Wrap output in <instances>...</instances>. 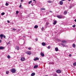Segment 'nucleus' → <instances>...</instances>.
<instances>
[{
  "mask_svg": "<svg viewBox=\"0 0 76 76\" xmlns=\"http://www.w3.org/2000/svg\"><path fill=\"white\" fill-rule=\"evenodd\" d=\"M16 71V70H15V68H12L11 70V71L12 73H15Z\"/></svg>",
  "mask_w": 76,
  "mask_h": 76,
  "instance_id": "nucleus-1",
  "label": "nucleus"
},
{
  "mask_svg": "<svg viewBox=\"0 0 76 76\" xmlns=\"http://www.w3.org/2000/svg\"><path fill=\"white\" fill-rule=\"evenodd\" d=\"M0 37L1 39H3V37H4V38H6V36L4 35H3V34H1L0 35Z\"/></svg>",
  "mask_w": 76,
  "mask_h": 76,
  "instance_id": "nucleus-2",
  "label": "nucleus"
},
{
  "mask_svg": "<svg viewBox=\"0 0 76 76\" xmlns=\"http://www.w3.org/2000/svg\"><path fill=\"white\" fill-rule=\"evenodd\" d=\"M57 17L58 18H59V19H62L63 18V16L62 15H57Z\"/></svg>",
  "mask_w": 76,
  "mask_h": 76,
  "instance_id": "nucleus-3",
  "label": "nucleus"
},
{
  "mask_svg": "<svg viewBox=\"0 0 76 76\" xmlns=\"http://www.w3.org/2000/svg\"><path fill=\"white\" fill-rule=\"evenodd\" d=\"M61 45H63V47H67V45H64L63 43H61Z\"/></svg>",
  "mask_w": 76,
  "mask_h": 76,
  "instance_id": "nucleus-4",
  "label": "nucleus"
},
{
  "mask_svg": "<svg viewBox=\"0 0 76 76\" xmlns=\"http://www.w3.org/2000/svg\"><path fill=\"white\" fill-rule=\"evenodd\" d=\"M21 60L22 61H23L25 60V58L23 57H22L21 58Z\"/></svg>",
  "mask_w": 76,
  "mask_h": 76,
  "instance_id": "nucleus-5",
  "label": "nucleus"
},
{
  "mask_svg": "<svg viewBox=\"0 0 76 76\" xmlns=\"http://www.w3.org/2000/svg\"><path fill=\"white\" fill-rule=\"evenodd\" d=\"M56 72L57 73H61V72L60 70V69L57 70L56 71Z\"/></svg>",
  "mask_w": 76,
  "mask_h": 76,
  "instance_id": "nucleus-6",
  "label": "nucleus"
},
{
  "mask_svg": "<svg viewBox=\"0 0 76 76\" xmlns=\"http://www.w3.org/2000/svg\"><path fill=\"white\" fill-rule=\"evenodd\" d=\"M26 54H28V55H31V52L29 51H28L26 52Z\"/></svg>",
  "mask_w": 76,
  "mask_h": 76,
  "instance_id": "nucleus-7",
  "label": "nucleus"
},
{
  "mask_svg": "<svg viewBox=\"0 0 76 76\" xmlns=\"http://www.w3.org/2000/svg\"><path fill=\"white\" fill-rule=\"evenodd\" d=\"M42 44L43 46H45V45H46V44H45V43L44 42H42Z\"/></svg>",
  "mask_w": 76,
  "mask_h": 76,
  "instance_id": "nucleus-8",
  "label": "nucleus"
},
{
  "mask_svg": "<svg viewBox=\"0 0 76 76\" xmlns=\"http://www.w3.org/2000/svg\"><path fill=\"white\" fill-rule=\"evenodd\" d=\"M40 55L42 57L44 56V54L42 53V52H41L40 53Z\"/></svg>",
  "mask_w": 76,
  "mask_h": 76,
  "instance_id": "nucleus-9",
  "label": "nucleus"
},
{
  "mask_svg": "<svg viewBox=\"0 0 76 76\" xmlns=\"http://www.w3.org/2000/svg\"><path fill=\"white\" fill-rule=\"evenodd\" d=\"M62 42L63 44H66L67 42L65 41H62Z\"/></svg>",
  "mask_w": 76,
  "mask_h": 76,
  "instance_id": "nucleus-10",
  "label": "nucleus"
},
{
  "mask_svg": "<svg viewBox=\"0 0 76 76\" xmlns=\"http://www.w3.org/2000/svg\"><path fill=\"white\" fill-rule=\"evenodd\" d=\"M38 66V65H35L34 66V69H36V68H37Z\"/></svg>",
  "mask_w": 76,
  "mask_h": 76,
  "instance_id": "nucleus-11",
  "label": "nucleus"
},
{
  "mask_svg": "<svg viewBox=\"0 0 76 76\" xmlns=\"http://www.w3.org/2000/svg\"><path fill=\"white\" fill-rule=\"evenodd\" d=\"M34 61H36V60H39V58L36 57L35 59H34Z\"/></svg>",
  "mask_w": 76,
  "mask_h": 76,
  "instance_id": "nucleus-12",
  "label": "nucleus"
},
{
  "mask_svg": "<svg viewBox=\"0 0 76 76\" xmlns=\"http://www.w3.org/2000/svg\"><path fill=\"white\" fill-rule=\"evenodd\" d=\"M60 4L61 5H62L63 4V2L62 1H60Z\"/></svg>",
  "mask_w": 76,
  "mask_h": 76,
  "instance_id": "nucleus-13",
  "label": "nucleus"
},
{
  "mask_svg": "<svg viewBox=\"0 0 76 76\" xmlns=\"http://www.w3.org/2000/svg\"><path fill=\"white\" fill-rule=\"evenodd\" d=\"M35 75V73L34 72H33L32 73L31 75V76H34V75Z\"/></svg>",
  "mask_w": 76,
  "mask_h": 76,
  "instance_id": "nucleus-14",
  "label": "nucleus"
},
{
  "mask_svg": "<svg viewBox=\"0 0 76 76\" xmlns=\"http://www.w3.org/2000/svg\"><path fill=\"white\" fill-rule=\"evenodd\" d=\"M57 21L56 20H54V21L53 25H56L57 23Z\"/></svg>",
  "mask_w": 76,
  "mask_h": 76,
  "instance_id": "nucleus-15",
  "label": "nucleus"
},
{
  "mask_svg": "<svg viewBox=\"0 0 76 76\" xmlns=\"http://www.w3.org/2000/svg\"><path fill=\"white\" fill-rule=\"evenodd\" d=\"M4 49V47L1 46L0 47V50H3Z\"/></svg>",
  "mask_w": 76,
  "mask_h": 76,
  "instance_id": "nucleus-16",
  "label": "nucleus"
},
{
  "mask_svg": "<svg viewBox=\"0 0 76 76\" xmlns=\"http://www.w3.org/2000/svg\"><path fill=\"white\" fill-rule=\"evenodd\" d=\"M55 51H58V48H55Z\"/></svg>",
  "mask_w": 76,
  "mask_h": 76,
  "instance_id": "nucleus-17",
  "label": "nucleus"
},
{
  "mask_svg": "<svg viewBox=\"0 0 76 76\" xmlns=\"http://www.w3.org/2000/svg\"><path fill=\"white\" fill-rule=\"evenodd\" d=\"M73 47L74 48H76V45L74 43L73 44Z\"/></svg>",
  "mask_w": 76,
  "mask_h": 76,
  "instance_id": "nucleus-18",
  "label": "nucleus"
},
{
  "mask_svg": "<svg viewBox=\"0 0 76 76\" xmlns=\"http://www.w3.org/2000/svg\"><path fill=\"white\" fill-rule=\"evenodd\" d=\"M38 28V26L37 25L35 26L34 27V28Z\"/></svg>",
  "mask_w": 76,
  "mask_h": 76,
  "instance_id": "nucleus-19",
  "label": "nucleus"
},
{
  "mask_svg": "<svg viewBox=\"0 0 76 76\" xmlns=\"http://www.w3.org/2000/svg\"><path fill=\"white\" fill-rule=\"evenodd\" d=\"M9 72L8 71H6V74L7 75H8V74H9Z\"/></svg>",
  "mask_w": 76,
  "mask_h": 76,
  "instance_id": "nucleus-20",
  "label": "nucleus"
},
{
  "mask_svg": "<svg viewBox=\"0 0 76 76\" xmlns=\"http://www.w3.org/2000/svg\"><path fill=\"white\" fill-rule=\"evenodd\" d=\"M16 49H17V50H19V47H16Z\"/></svg>",
  "mask_w": 76,
  "mask_h": 76,
  "instance_id": "nucleus-21",
  "label": "nucleus"
},
{
  "mask_svg": "<svg viewBox=\"0 0 76 76\" xmlns=\"http://www.w3.org/2000/svg\"><path fill=\"white\" fill-rule=\"evenodd\" d=\"M67 12H66V11H64V15H66V14H67Z\"/></svg>",
  "mask_w": 76,
  "mask_h": 76,
  "instance_id": "nucleus-22",
  "label": "nucleus"
},
{
  "mask_svg": "<svg viewBox=\"0 0 76 76\" xmlns=\"http://www.w3.org/2000/svg\"><path fill=\"white\" fill-rule=\"evenodd\" d=\"M5 14V13L4 12H2L1 13V15L2 16H3V15H4Z\"/></svg>",
  "mask_w": 76,
  "mask_h": 76,
  "instance_id": "nucleus-23",
  "label": "nucleus"
},
{
  "mask_svg": "<svg viewBox=\"0 0 76 76\" xmlns=\"http://www.w3.org/2000/svg\"><path fill=\"white\" fill-rule=\"evenodd\" d=\"M7 58H10V56L9 55H8L7 56Z\"/></svg>",
  "mask_w": 76,
  "mask_h": 76,
  "instance_id": "nucleus-24",
  "label": "nucleus"
},
{
  "mask_svg": "<svg viewBox=\"0 0 76 76\" xmlns=\"http://www.w3.org/2000/svg\"><path fill=\"white\" fill-rule=\"evenodd\" d=\"M32 1H30L29 2H28V4H31V3H32Z\"/></svg>",
  "mask_w": 76,
  "mask_h": 76,
  "instance_id": "nucleus-25",
  "label": "nucleus"
},
{
  "mask_svg": "<svg viewBox=\"0 0 76 76\" xmlns=\"http://www.w3.org/2000/svg\"><path fill=\"white\" fill-rule=\"evenodd\" d=\"M5 5H6V6H8V5H9V4H8V3H6Z\"/></svg>",
  "mask_w": 76,
  "mask_h": 76,
  "instance_id": "nucleus-26",
  "label": "nucleus"
},
{
  "mask_svg": "<svg viewBox=\"0 0 76 76\" xmlns=\"http://www.w3.org/2000/svg\"><path fill=\"white\" fill-rule=\"evenodd\" d=\"M19 13V11H16V14L17 15V14H18Z\"/></svg>",
  "mask_w": 76,
  "mask_h": 76,
  "instance_id": "nucleus-27",
  "label": "nucleus"
},
{
  "mask_svg": "<svg viewBox=\"0 0 76 76\" xmlns=\"http://www.w3.org/2000/svg\"><path fill=\"white\" fill-rule=\"evenodd\" d=\"M73 65L74 66H76V62H74L73 63Z\"/></svg>",
  "mask_w": 76,
  "mask_h": 76,
  "instance_id": "nucleus-28",
  "label": "nucleus"
},
{
  "mask_svg": "<svg viewBox=\"0 0 76 76\" xmlns=\"http://www.w3.org/2000/svg\"><path fill=\"white\" fill-rule=\"evenodd\" d=\"M41 10H45V8H42L41 9Z\"/></svg>",
  "mask_w": 76,
  "mask_h": 76,
  "instance_id": "nucleus-29",
  "label": "nucleus"
},
{
  "mask_svg": "<svg viewBox=\"0 0 76 76\" xmlns=\"http://www.w3.org/2000/svg\"><path fill=\"white\" fill-rule=\"evenodd\" d=\"M51 1H48V3H51Z\"/></svg>",
  "mask_w": 76,
  "mask_h": 76,
  "instance_id": "nucleus-30",
  "label": "nucleus"
},
{
  "mask_svg": "<svg viewBox=\"0 0 76 76\" xmlns=\"http://www.w3.org/2000/svg\"><path fill=\"white\" fill-rule=\"evenodd\" d=\"M76 26V25H74L73 26H72V27H73V28H75V27Z\"/></svg>",
  "mask_w": 76,
  "mask_h": 76,
  "instance_id": "nucleus-31",
  "label": "nucleus"
},
{
  "mask_svg": "<svg viewBox=\"0 0 76 76\" xmlns=\"http://www.w3.org/2000/svg\"><path fill=\"white\" fill-rule=\"evenodd\" d=\"M50 63L51 64H54V62H51V63H49V64H50Z\"/></svg>",
  "mask_w": 76,
  "mask_h": 76,
  "instance_id": "nucleus-32",
  "label": "nucleus"
},
{
  "mask_svg": "<svg viewBox=\"0 0 76 76\" xmlns=\"http://www.w3.org/2000/svg\"><path fill=\"white\" fill-rule=\"evenodd\" d=\"M50 48H51V47H50V46H49L48 47V49H50Z\"/></svg>",
  "mask_w": 76,
  "mask_h": 76,
  "instance_id": "nucleus-33",
  "label": "nucleus"
},
{
  "mask_svg": "<svg viewBox=\"0 0 76 76\" xmlns=\"http://www.w3.org/2000/svg\"><path fill=\"white\" fill-rule=\"evenodd\" d=\"M43 29H44V27H42V31H43Z\"/></svg>",
  "mask_w": 76,
  "mask_h": 76,
  "instance_id": "nucleus-34",
  "label": "nucleus"
},
{
  "mask_svg": "<svg viewBox=\"0 0 76 76\" xmlns=\"http://www.w3.org/2000/svg\"><path fill=\"white\" fill-rule=\"evenodd\" d=\"M20 6H19V7H21V6H22V4H21V3H20Z\"/></svg>",
  "mask_w": 76,
  "mask_h": 76,
  "instance_id": "nucleus-35",
  "label": "nucleus"
},
{
  "mask_svg": "<svg viewBox=\"0 0 76 76\" xmlns=\"http://www.w3.org/2000/svg\"><path fill=\"white\" fill-rule=\"evenodd\" d=\"M7 22L8 23H10V21H9V20H8L7 21Z\"/></svg>",
  "mask_w": 76,
  "mask_h": 76,
  "instance_id": "nucleus-36",
  "label": "nucleus"
},
{
  "mask_svg": "<svg viewBox=\"0 0 76 76\" xmlns=\"http://www.w3.org/2000/svg\"><path fill=\"white\" fill-rule=\"evenodd\" d=\"M28 49L29 50H31V48H28Z\"/></svg>",
  "mask_w": 76,
  "mask_h": 76,
  "instance_id": "nucleus-37",
  "label": "nucleus"
},
{
  "mask_svg": "<svg viewBox=\"0 0 76 76\" xmlns=\"http://www.w3.org/2000/svg\"><path fill=\"white\" fill-rule=\"evenodd\" d=\"M12 30H13L14 31H16V29L15 28H12Z\"/></svg>",
  "mask_w": 76,
  "mask_h": 76,
  "instance_id": "nucleus-38",
  "label": "nucleus"
},
{
  "mask_svg": "<svg viewBox=\"0 0 76 76\" xmlns=\"http://www.w3.org/2000/svg\"><path fill=\"white\" fill-rule=\"evenodd\" d=\"M48 24H49V23H46V25H48Z\"/></svg>",
  "mask_w": 76,
  "mask_h": 76,
  "instance_id": "nucleus-39",
  "label": "nucleus"
},
{
  "mask_svg": "<svg viewBox=\"0 0 76 76\" xmlns=\"http://www.w3.org/2000/svg\"><path fill=\"white\" fill-rule=\"evenodd\" d=\"M69 57H71V56H72V55H71V54H69Z\"/></svg>",
  "mask_w": 76,
  "mask_h": 76,
  "instance_id": "nucleus-40",
  "label": "nucleus"
},
{
  "mask_svg": "<svg viewBox=\"0 0 76 76\" xmlns=\"http://www.w3.org/2000/svg\"><path fill=\"white\" fill-rule=\"evenodd\" d=\"M35 40H36V41H38V38H36V39H35Z\"/></svg>",
  "mask_w": 76,
  "mask_h": 76,
  "instance_id": "nucleus-41",
  "label": "nucleus"
},
{
  "mask_svg": "<svg viewBox=\"0 0 76 76\" xmlns=\"http://www.w3.org/2000/svg\"><path fill=\"white\" fill-rule=\"evenodd\" d=\"M54 76H58L57 75V74H55L54 75Z\"/></svg>",
  "mask_w": 76,
  "mask_h": 76,
  "instance_id": "nucleus-42",
  "label": "nucleus"
},
{
  "mask_svg": "<svg viewBox=\"0 0 76 76\" xmlns=\"http://www.w3.org/2000/svg\"><path fill=\"white\" fill-rule=\"evenodd\" d=\"M50 13H52L53 12V11H50Z\"/></svg>",
  "mask_w": 76,
  "mask_h": 76,
  "instance_id": "nucleus-43",
  "label": "nucleus"
},
{
  "mask_svg": "<svg viewBox=\"0 0 76 76\" xmlns=\"http://www.w3.org/2000/svg\"><path fill=\"white\" fill-rule=\"evenodd\" d=\"M31 4V6H34V5L32 4Z\"/></svg>",
  "mask_w": 76,
  "mask_h": 76,
  "instance_id": "nucleus-44",
  "label": "nucleus"
},
{
  "mask_svg": "<svg viewBox=\"0 0 76 76\" xmlns=\"http://www.w3.org/2000/svg\"><path fill=\"white\" fill-rule=\"evenodd\" d=\"M1 40H0V43H1Z\"/></svg>",
  "mask_w": 76,
  "mask_h": 76,
  "instance_id": "nucleus-45",
  "label": "nucleus"
},
{
  "mask_svg": "<svg viewBox=\"0 0 76 76\" xmlns=\"http://www.w3.org/2000/svg\"><path fill=\"white\" fill-rule=\"evenodd\" d=\"M10 44V42H9L8 43H7V44Z\"/></svg>",
  "mask_w": 76,
  "mask_h": 76,
  "instance_id": "nucleus-46",
  "label": "nucleus"
},
{
  "mask_svg": "<svg viewBox=\"0 0 76 76\" xmlns=\"http://www.w3.org/2000/svg\"><path fill=\"white\" fill-rule=\"evenodd\" d=\"M71 8H72V6L70 7V9H71Z\"/></svg>",
  "mask_w": 76,
  "mask_h": 76,
  "instance_id": "nucleus-47",
  "label": "nucleus"
},
{
  "mask_svg": "<svg viewBox=\"0 0 76 76\" xmlns=\"http://www.w3.org/2000/svg\"><path fill=\"white\" fill-rule=\"evenodd\" d=\"M20 9H23V7H20Z\"/></svg>",
  "mask_w": 76,
  "mask_h": 76,
  "instance_id": "nucleus-48",
  "label": "nucleus"
},
{
  "mask_svg": "<svg viewBox=\"0 0 76 76\" xmlns=\"http://www.w3.org/2000/svg\"><path fill=\"white\" fill-rule=\"evenodd\" d=\"M75 22H76V19H75Z\"/></svg>",
  "mask_w": 76,
  "mask_h": 76,
  "instance_id": "nucleus-49",
  "label": "nucleus"
},
{
  "mask_svg": "<svg viewBox=\"0 0 76 76\" xmlns=\"http://www.w3.org/2000/svg\"><path fill=\"white\" fill-rule=\"evenodd\" d=\"M21 1L22 2V1H23V0H21Z\"/></svg>",
  "mask_w": 76,
  "mask_h": 76,
  "instance_id": "nucleus-50",
  "label": "nucleus"
},
{
  "mask_svg": "<svg viewBox=\"0 0 76 76\" xmlns=\"http://www.w3.org/2000/svg\"><path fill=\"white\" fill-rule=\"evenodd\" d=\"M65 0H61V1H65Z\"/></svg>",
  "mask_w": 76,
  "mask_h": 76,
  "instance_id": "nucleus-51",
  "label": "nucleus"
},
{
  "mask_svg": "<svg viewBox=\"0 0 76 76\" xmlns=\"http://www.w3.org/2000/svg\"><path fill=\"white\" fill-rule=\"evenodd\" d=\"M71 0H68V1H71Z\"/></svg>",
  "mask_w": 76,
  "mask_h": 76,
  "instance_id": "nucleus-52",
  "label": "nucleus"
},
{
  "mask_svg": "<svg viewBox=\"0 0 76 76\" xmlns=\"http://www.w3.org/2000/svg\"><path fill=\"white\" fill-rule=\"evenodd\" d=\"M45 76H48L47 75H45Z\"/></svg>",
  "mask_w": 76,
  "mask_h": 76,
  "instance_id": "nucleus-53",
  "label": "nucleus"
},
{
  "mask_svg": "<svg viewBox=\"0 0 76 76\" xmlns=\"http://www.w3.org/2000/svg\"><path fill=\"white\" fill-rule=\"evenodd\" d=\"M33 1H35V0H33Z\"/></svg>",
  "mask_w": 76,
  "mask_h": 76,
  "instance_id": "nucleus-54",
  "label": "nucleus"
},
{
  "mask_svg": "<svg viewBox=\"0 0 76 76\" xmlns=\"http://www.w3.org/2000/svg\"><path fill=\"white\" fill-rule=\"evenodd\" d=\"M73 6H75V5H73Z\"/></svg>",
  "mask_w": 76,
  "mask_h": 76,
  "instance_id": "nucleus-55",
  "label": "nucleus"
},
{
  "mask_svg": "<svg viewBox=\"0 0 76 76\" xmlns=\"http://www.w3.org/2000/svg\"><path fill=\"white\" fill-rule=\"evenodd\" d=\"M1 17L0 16V18Z\"/></svg>",
  "mask_w": 76,
  "mask_h": 76,
  "instance_id": "nucleus-56",
  "label": "nucleus"
},
{
  "mask_svg": "<svg viewBox=\"0 0 76 76\" xmlns=\"http://www.w3.org/2000/svg\"><path fill=\"white\" fill-rule=\"evenodd\" d=\"M35 3H36V1H35Z\"/></svg>",
  "mask_w": 76,
  "mask_h": 76,
  "instance_id": "nucleus-57",
  "label": "nucleus"
}]
</instances>
